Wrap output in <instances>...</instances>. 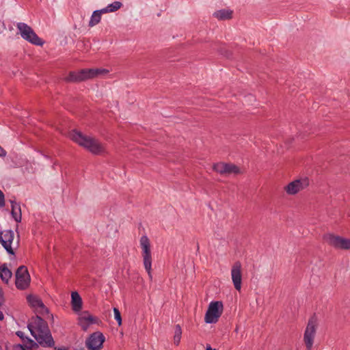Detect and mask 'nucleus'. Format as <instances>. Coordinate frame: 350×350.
<instances>
[{
    "label": "nucleus",
    "mask_w": 350,
    "mask_h": 350,
    "mask_svg": "<svg viewBox=\"0 0 350 350\" xmlns=\"http://www.w3.org/2000/svg\"><path fill=\"white\" fill-rule=\"evenodd\" d=\"M27 328L31 335L42 347H53L55 341L52 336L48 323L40 316L32 317L27 324Z\"/></svg>",
    "instance_id": "obj_1"
},
{
    "label": "nucleus",
    "mask_w": 350,
    "mask_h": 350,
    "mask_svg": "<svg viewBox=\"0 0 350 350\" xmlns=\"http://www.w3.org/2000/svg\"><path fill=\"white\" fill-rule=\"evenodd\" d=\"M70 138L79 146L84 147L94 154H100L105 152L104 146L96 139L90 136H86L81 132L73 130L70 133Z\"/></svg>",
    "instance_id": "obj_2"
},
{
    "label": "nucleus",
    "mask_w": 350,
    "mask_h": 350,
    "mask_svg": "<svg viewBox=\"0 0 350 350\" xmlns=\"http://www.w3.org/2000/svg\"><path fill=\"white\" fill-rule=\"evenodd\" d=\"M107 72V70L105 69H82L78 72H70L68 75L66 77H65L64 80L66 82L77 83L89 79H92L99 75H101Z\"/></svg>",
    "instance_id": "obj_3"
},
{
    "label": "nucleus",
    "mask_w": 350,
    "mask_h": 350,
    "mask_svg": "<svg viewBox=\"0 0 350 350\" xmlns=\"http://www.w3.org/2000/svg\"><path fill=\"white\" fill-rule=\"evenodd\" d=\"M16 28L21 36L27 42L36 46H42L44 41L38 36L33 29L25 23H18Z\"/></svg>",
    "instance_id": "obj_4"
},
{
    "label": "nucleus",
    "mask_w": 350,
    "mask_h": 350,
    "mask_svg": "<svg viewBox=\"0 0 350 350\" xmlns=\"http://www.w3.org/2000/svg\"><path fill=\"white\" fill-rule=\"evenodd\" d=\"M141 248L142 250V255L143 258V265L150 279H152V255L150 251V243L148 237L143 235L139 240Z\"/></svg>",
    "instance_id": "obj_5"
},
{
    "label": "nucleus",
    "mask_w": 350,
    "mask_h": 350,
    "mask_svg": "<svg viewBox=\"0 0 350 350\" xmlns=\"http://www.w3.org/2000/svg\"><path fill=\"white\" fill-rule=\"evenodd\" d=\"M224 310L223 303L220 301H211L206 312L204 320L206 323L212 324L218 321Z\"/></svg>",
    "instance_id": "obj_6"
},
{
    "label": "nucleus",
    "mask_w": 350,
    "mask_h": 350,
    "mask_svg": "<svg viewBox=\"0 0 350 350\" xmlns=\"http://www.w3.org/2000/svg\"><path fill=\"white\" fill-rule=\"evenodd\" d=\"M15 278V285L18 289L25 290L29 287L31 278L25 266L21 265L16 269Z\"/></svg>",
    "instance_id": "obj_7"
},
{
    "label": "nucleus",
    "mask_w": 350,
    "mask_h": 350,
    "mask_svg": "<svg viewBox=\"0 0 350 350\" xmlns=\"http://www.w3.org/2000/svg\"><path fill=\"white\" fill-rule=\"evenodd\" d=\"M324 240L327 242L328 245L336 249H350V239H346L340 236H336L333 234H327L324 235Z\"/></svg>",
    "instance_id": "obj_8"
},
{
    "label": "nucleus",
    "mask_w": 350,
    "mask_h": 350,
    "mask_svg": "<svg viewBox=\"0 0 350 350\" xmlns=\"http://www.w3.org/2000/svg\"><path fill=\"white\" fill-rule=\"evenodd\" d=\"M105 338L100 332L91 334L85 340V347L88 350H101Z\"/></svg>",
    "instance_id": "obj_9"
},
{
    "label": "nucleus",
    "mask_w": 350,
    "mask_h": 350,
    "mask_svg": "<svg viewBox=\"0 0 350 350\" xmlns=\"http://www.w3.org/2000/svg\"><path fill=\"white\" fill-rule=\"evenodd\" d=\"M310 184L308 178H302L295 180L285 187V191L288 195H295L299 191L306 189Z\"/></svg>",
    "instance_id": "obj_10"
},
{
    "label": "nucleus",
    "mask_w": 350,
    "mask_h": 350,
    "mask_svg": "<svg viewBox=\"0 0 350 350\" xmlns=\"http://www.w3.org/2000/svg\"><path fill=\"white\" fill-rule=\"evenodd\" d=\"M316 334V325L315 321L313 319L309 320L308 325L306 326L304 335V340L308 350H311L314 338Z\"/></svg>",
    "instance_id": "obj_11"
},
{
    "label": "nucleus",
    "mask_w": 350,
    "mask_h": 350,
    "mask_svg": "<svg viewBox=\"0 0 350 350\" xmlns=\"http://www.w3.org/2000/svg\"><path fill=\"white\" fill-rule=\"evenodd\" d=\"M14 234L12 230H6L0 234V243L9 254L14 255L12 248V243L14 240Z\"/></svg>",
    "instance_id": "obj_12"
},
{
    "label": "nucleus",
    "mask_w": 350,
    "mask_h": 350,
    "mask_svg": "<svg viewBox=\"0 0 350 350\" xmlns=\"http://www.w3.org/2000/svg\"><path fill=\"white\" fill-rule=\"evenodd\" d=\"M27 299L30 306L33 308L36 312L42 315L49 312V309L44 306L42 299L38 296L29 295L27 297Z\"/></svg>",
    "instance_id": "obj_13"
},
{
    "label": "nucleus",
    "mask_w": 350,
    "mask_h": 350,
    "mask_svg": "<svg viewBox=\"0 0 350 350\" xmlns=\"http://www.w3.org/2000/svg\"><path fill=\"white\" fill-rule=\"evenodd\" d=\"M231 277L235 289L240 291L241 288L242 275L241 264L239 261L235 262L232 265L231 269Z\"/></svg>",
    "instance_id": "obj_14"
},
{
    "label": "nucleus",
    "mask_w": 350,
    "mask_h": 350,
    "mask_svg": "<svg viewBox=\"0 0 350 350\" xmlns=\"http://www.w3.org/2000/svg\"><path fill=\"white\" fill-rule=\"evenodd\" d=\"M78 321L81 328L86 330L90 325L97 323L98 319L91 315L88 311H83L79 313Z\"/></svg>",
    "instance_id": "obj_15"
},
{
    "label": "nucleus",
    "mask_w": 350,
    "mask_h": 350,
    "mask_svg": "<svg viewBox=\"0 0 350 350\" xmlns=\"http://www.w3.org/2000/svg\"><path fill=\"white\" fill-rule=\"evenodd\" d=\"M82 299L79 294L75 291L71 293L72 309L74 312L79 313L82 308Z\"/></svg>",
    "instance_id": "obj_16"
},
{
    "label": "nucleus",
    "mask_w": 350,
    "mask_h": 350,
    "mask_svg": "<svg viewBox=\"0 0 350 350\" xmlns=\"http://www.w3.org/2000/svg\"><path fill=\"white\" fill-rule=\"evenodd\" d=\"M10 202L12 217L17 223H19L22 219L21 205L13 200H11Z\"/></svg>",
    "instance_id": "obj_17"
},
{
    "label": "nucleus",
    "mask_w": 350,
    "mask_h": 350,
    "mask_svg": "<svg viewBox=\"0 0 350 350\" xmlns=\"http://www.w3.org/2000/svg\"><path fill=\"white\" fill-rule=\"evenodd\" d=\"M25 343H28L27 345H21L17 344L13 346V350H31L33 348H38L40 345L38 342L36 340H33L30 338H29Z\"/></svg>",
    "instance_id": "obj_18"
},
{
    "label": "nucleus",
    "mask_w": 350,
    "mask_h": 350,
    "mask_svg": "<svg viewBox=\"0 0 350 350\" xmlns=\"http://www.w3.org/2000/svg\"><path fill=\"white\" fill-rule=\"evenodd\" d=\"M12 273L8 269L6 264H3L0 267V278L3 282L8 284L12 278Z\"/></svg>",
    "instance_id": "obj_19"
},
{
    "label": "nucleus",
    "mask_w": 350,
    "mask_h": 350,
    "mask_svg": "<svg viewBox=\"0 0 350 350\" xmlns=\"http://www.w3.org/2000/svg\"><path fill=\"white\" fill-rule=\"evenodd\" d=\"M105 14L100 10H97L93 12L90 20L88 23L89 27H94L96 25L98 24L101 20V14Z\"/></svg>",
    "instance_id": "obj_20"
},
{
    "label": "nucleus",
    "mask_w": 350,
    "mask_h": 350,
    "mask_svg": "<svg viewBox=\"0 0 350 350\" xmlns=\"http://www.w3.org/2000/svg\"><path fill=\"white\" fill-rule=\"evenodd\" d=\"M232 14V11L224 9L214 12L213 16L219 20H226L230 18Z\"/></svg>",
    "instance_id": "obj_21"
},
{
    "label": "nucleus",
    "mask_w": 350,
    "mask_h": 350,
    "mask_svg": "<svg viewBox=\"0 0 350 350\" xmlns=\"http://www.w3.org/2000/svg\"><path fill=\"white\" fill-rule=\"evenodd\" d=\"M122 6V3L120 1H116L101 9V11L104 13L113 12L119 10Z\"/></svg>",
    "instance_id": "obj_22"
},
{
    "label": "nucleus",
    "mask_w": 350,
    "mask_h": 350,
    "mask_svg": "<svg viewBox=\"0 0 350 350\" xmlns=\"http://www.w3.org/2000/svg\"><path fill=\"white\" fill-rule=\"evenodd\" d=\"M240 173V169L235 165L231 163H226L225 175L231 174H237Z\"/></svg>",
    "instance_id": "obj_23"
},
{
    "label": "nucleus",
    "mask_w": 350,
    "mask_h": 350,
    "mask_svg": "<svg viewBox=\"0 0 350 350\" xmlns=\"http://www.w3.org/2000/svg\"><path fill=\"white\" fill-rule=\"evenodd\" d=\"M181 334H182L181 327L179 325H176V328H175V334L174 336V344L176 345H179L180 338H181Z\"/></svg>",
    "instance_id": "obj_24"
},
{
    "label": "nucleus",
    "mask_w": 350,
    "mask_h": 350,
    "mask_svg": "<svg viewBox=\"0 0 350 350\" xmlns=\"http://www.w3.org/2000/svg\"><path fill=\"white\" fill-rule=\"evenodd\" d=\"M226 163H217L213 166V170L217 173L224 175L225 174Z\"/></svg>",
    "instance_id": "obj_25"
},
{
    "label": "nucleus",
    "mask_w": 350,
    "mask_h": 350,
    "mask_svg": "<svg viewBox=\"0 0 350 350\" xmlns=\"http://www.w3.org/2000/svg\"><path fill=\"white\" fill-rule=\"evenodd\" d=\"M113 311L114 313V318L116 320L118 325L120 326L122 325V317L120 312L117 308H113Z\"/></svg>",
    "instance_id": "obj_26"
},
{
    "label": "nucleus",
    "mask_w": 350,
    "mask_h": 350,
    "mask_svg": "<svg viewBox=\"0 0 350 350\" xmlns=\"http://www.w3.org/2000/svg\"><path fill=\"white\" fill-rule=\"evenodd\" d=\"M16 336H18L23 342H26L29 337L26 336L23 332L22 331H17L16 332Z\"/></svg>",
    "instance_id": "obj_27"
},
{
    "label": "nucleus",
    "mask_w": 350,
    "mask_h": 350,
    "mask_svg": "<svg viewBox=\"0 0 350 350\" xmlns=\"http://www.w3.org/2000/svg\"><path fill=\"white\" fill-rule=\"evenodd\" d=\"M5 205V198L3 193L0 190V206Z\"/></svg>",
    "instance_id": "obj_28"
},
{
    "label": "nucleus",
    "mask_w": 350,
    "mask_h": 350,
    "mask_svg": "<svg viewBox=\"0 0 350 350\" xmlns=\"http://www.w3.org/2000/svg\"><path fill=\"white\" fill-rule=\"evenodd\" d=\"M5 150L0 146V157H5Z\"/></svg>",
    "instance_id": "obj_29"
},
{
    "label": "nucleus",
    "mask_w": 350,
    "mask_h": 350,
    "mask_svg": "<svg viewBox=\"0 0 350 350\" xmlns=\"http://www.w3.org/2000/svg\"><path fill=\"white\" fill-rule=\"evenodd\" d=\"M3 293L1 291H0V306L3 304Z\"/></svg>",
    "instance_id": "obj_30"
},
{
    "label": "nucleus",
    "mask_w": 350,
    "mask_h": 350,
    "mask_svg": "<svg viewBox=\"0 0 350 350\" xmlns=\"http://www.w3.org/2000/svg\"><path fill=\"white\" fill-rule=\"evenodd\" d=\"M4 319V315L2 312L0 311V321H2Z\"/></svg>",
    "instance_id": "obj_31"
},
{
    "label": "nucleus",
    "mask_w": 350,
    "mask_h": 350,
    "mask_svg": "<svg viewBox=\"0 0 350 350\" xmlns=\"http://www.w3.org/2000/svg\"><path fill=\"white\" fill-rule=\"evenodd\" d=\"M206 350H215V349H212L210 345H207Z\"/></svg>",
    "instance_id": "obj_32"
},
{
    "label": "nucleus",
    "mask_w": 350,
    "mask_h": 350,
    "mask_svg": "<svg viewBox=\"0 0 350 350\" xmlns=\"http://www.w3.org/2000/svg\"><path fill=\"white\" fill-rule=\"evenodd\" d=\"M58 350H66V349L65 347H62V348H59Z\"/></svg>",
    "instance_id": "obj_33"
}]
</instances>
